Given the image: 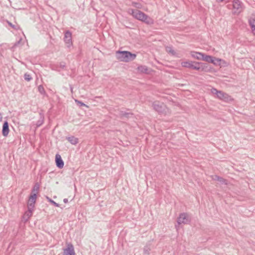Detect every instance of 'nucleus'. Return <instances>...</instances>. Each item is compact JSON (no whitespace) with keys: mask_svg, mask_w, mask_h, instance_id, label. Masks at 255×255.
I'll return each mask as SVG.
<instances>
[{"mask_svg":"<svg viewBox=\"0 0 255 255\" xmlns=\"http://www.w3.org/2000/svg\"><path fill=\"white\" fill-rule=\"evenodd\" d=\"M128 13L131 14L135 18L142 21L148 24L153 23V20L147 15L138 9H129Z\"/></svg>","mask_w":255,"mask_h":255,"instance_id":"obj_1","label":"nucleus"},{"mask_svg":"<svg viewBox=\"0 0 255 255\" xmlns=\"http://www.w3.org/2000/svg\"><path fill=\"white\" fill-rule=\"evenodd\" d=\"M116 56L117 59L121 61L128 62L135 59L136 55L135 54L131 53L129 51H119L116 53Z\"/></svg>","mask_w":255,"mask_h":255,"instance_id":"obj_2","label":"nucleus"},{"mask_svg":"<svg viewBox=\"0 0 255 255\" xmlns=\"http://www.w3.org/2000/svg\"><path fill=\"white\" fill-rule=\"evenodd\" d=\"M211 92L213 95H216L217 98L225 102H229L233 100L232 97L228 94L222 91H218L215 88H212L211 90Z\"/></svg>","mask_w":255,"mask_h":255,"instance_id":"obj_3","label":"nucleus"},{"mask_svg":"<svg viewBox=\"0 0 255 255\" xmlns=\"http://www.w3.org/2000/svg\"><path fill=\"white\" fill-rule=\"evenodd\" d=\"M152 106L156 112L161 115H166L168 111L166 106L163 103L159 101L153 102Z\"/></svg>","mask_w":255,"mask_h":255,"instance_id":"obj_4","label":"nucleus"},{"mask_svg":"<svg viewBox=\"0 0 255 255\" xmlns=\"http://www.w3.org/2000/svg\"><path fill=\"white\" fill-rule=\"evenodd\" d=\"M233 12L235 14H239L243 10L242 2L239 0H234L233 1Z\"/></svg>","mask_w":255,"mask_h":255,"instance_id":"obj_5","label":"nucleus"},{"mask_svg":"<svg viewBox=\"0 0 255 255\" xmlns=\"http://www.w3.org/2000/svg\"><path fill=\"white\" fill-rule=\"evenodd\" d=\"M190 220L189 216L187 213H183L179 215V217L177 219L178 226L175 225V227L178 230V227L182 224H187L190 222Z\"/></svg>","mask_w":255,"mask_h":255,"instance_id":"obj_6","label":"nucleus"},{"mask_svg":"<svg viewBox=\"0 0 255 255\" xmlns=\"http://www.w3.org/2000/svg\"><path fill=\"white\" fill-rule=\"evenodd\" d=\"M197 70L209 72L211 71L212 68L207 63L197 62Z\"/></svg>","mask_w":255,"mask_h":255,"instance_id":"obj_7","label":"nucleus"},{"mask_svg":"<svg viewBox=\"0 0 255 255\" xmlns=\"http://www.w3.org/2000/svg\"><path fill=\"white\" fill-rule=\"evenodd\" d=\"M197 63L196 61H184L181 63V65L183 67L197 70Z\"/></svg>","mask_w":255,"mask_h":255,"instance_id":"obj_8","label":"nucleus"},{"mask_svg":"<svg viewBox=\"0 0 255 255\" xmlns=\"http://www.w3.org/2000/svg\"><path fill=\"white\" fill-rule=\"evenodd\" d=\"M64 40L68 47H69L72 45V33L70 31L67 30L65 32Z\"/></svg>","mask_w":255,"mask_h":255,"instance_id":"obj_9","label":"nucleus"},{"mask_svg":"<svg viewBox=\"0 0 255 255\" xmlns=\"http://www.w3.org/2000/svg\"><path fill=\"white\" fill-rule=\"evenodd\" d=\"M36 194L34 193L31 194L29 198L28 202L27 203V208L29 209H33L34 207V204L36 202Z\"/></svg>","mask_w":255,"mask_h":255,"instance_id":"obj_10","label":"nucleus"},{"mask_svg":"<svg viewBox=\"0 0 255 255\" xmlns=\"http://www.w3.org/2000/svg\"><path fill=\"white\" fill-rule=\"evenodd\" d=\"M63 255H75L74 247L71 244H68L67 248L64 249Z\"/></svg>","mask_w":255,"mask_h":255,"instance_id":"obj_11","label":"nucleus"},{"mask_svg":"<svg viewBox=\"0 0 255 255\" xmlns=\"http://www.w3.org/2000/svg\"><path fill=\"white\" fill-rule=\"evenodd\" d=\"M55 161L56 166L59 168H62L64 166V162L62 160L61 156L59 154H57L55 156Z\"/></svg>","mask_w":255,"mask_h":255,"instance_id":"obj_12","label":"nucleus"},{"mask_svg":"<svg viewBox=\"0 0 255 255\" xmlns=\"http://www.w3.org/2000/svg\"><path fill=\"white\" fill-rule=\"evenodd\" d=\"M8 124L7 121L4 122L2 126V133L4 136H7L9 133Z\"/></svg>","mask_w":255,"mask_h":255,"instance_id":"obj_13","label":"nucleus"},{"mask_svg":"<svg viewBox=\"0 0 255 255\" xmlns=\"http://www.w3.org/2000/svg\"><path fill=\"white\" fill-rule=\"evenodd\" d=\"M190 54L193 58L199 60H202V58H203V53L201 52L191 51Z\"/></svg>","mask_w":255,"mask_h":255,"instance_id":"obj_14","label":"nucleus"},{"mask_svg":"<svg viewBox=\"0 0 255 255\" xmlns=\"http://www.w3.org/2000/svg\"><path fill=\"white\" fill-rule=\"evenodd\" d=\"M33 209L28 208V210L26 211L23 216V219L25 221H27L32 215V211Z\"/></svg>","mask_w":255,"mask_h":255,"instance_id":"obj_15","label":"nucleus"},{"mask_svg":"<svg viewBox=\"0 0 255 255\" xmlns=\"http://www.w3.org/2000/svg\"><path fill=\"white\" fill-rule=\"evenodd\" d=\"M213 179L214 180L218 181L222 184H227V181L226 179L223 178L222 177H219L217 175H215L214 176H213Z\"/></svg>","mask_w":255,"mask_h":255,"instance_id":"obj_16","label":"nucleus"},{"mask_svg":"<svg viewBox=\"0 0 255 255\" xmlns=\"http://www.w3.org/2000/svg\"><path fill=\"white\" fill-rule=\"evenodd\" d=\"M66 138L72 144L75 145L78 142V139L74 136H71Z\"/></svg>","mask_w":255,"mask_h":255,"instance_id":"obj_17","label":"nucleus"},{"mask_svg":"<svg viewBox=\"0 0 255 255\" xmlns=\"http://www.w3.org/2000/svg\"><path fill=\"white\" fill-rule=\"evenodd\" d=\"M203 58L202 60L205 61L206 62L211 63L213 62V56L210 55H207L204 53H203V56H202Z\"/></svg>","mask_w":255,"mask_h":255,"instance_id":"obj_18","label":"nucleus"},{"mask_svg":"<svg viewBox=\"0 0 255 255\" xmlns=\"http://www.w3.org/2000/svg\"><path fill=\"white\" fill-rule=\"evenodd\" d=\"M249 24L254 34H255V19L251 18L249 19Z\"/></svg>","mask_w":255,"mask_h":255,"instance_id":"obj_19","label":"nucleus"},{"mask_svg":"<svg viewBox=\"0 0 255 255\" xmlns=\"http://www.w3.org/2000/svg\"><path fill=\"white\" fill-rule=\"evenodd\" d=\"M137 70L139 72L143 73H147L148 69L145 66H139L137 67Z\"/></svg>","mask_w":255,"mask_h":255,"instance_id":"obj_20","label":"nucleus"},{"mask_svg":"<svg viewBox=\"0 0 255 255\" xmlns=\"http://www.w3.org/2000/svg\"><path fill=\"white\" fill-rule=\"evenodd\" d=\"M166 51L168 53L172 55H175L176 52L172 49L171 47L167 46L166 47Z\"/></svg>","mask_w":255,"mask_h":255,"instance_id":"obj_21","label":"nucleus"},{"mask_svg":"<svg viewBox=\"0 0 255 255\" xmlns=\"http://www.w3.org/2000/svg\"><path fill=\"white\" fill-rule=\"evenodd\" d=\"M220 61H221V59L213 57V62H211V63L213 64L215 66H219L220 64H219Z\"/></svg>","mask_w":255,"mask_h":255,"instance_id":"obj_22","label":"nucleus"},{"mask_svg":"<svg viewBox=\"0 0 255 255\" xmlns=\"http://www.w3.org/2000/svg\"><path fill=\"white\" fill-rule=\"evenodd\" d=\"M150 248L148 246H145L143 249V255H149L150 251Z\"/></svg>","mask_w":255,"mask_h":255,"instance_id":"obj_23","label":"nucleus"},{"mask_svg":"<svg viewBox=\"0 0 255 255\" xmlns=\"http://www.w3.org/2000/svg\"><path fill=\"white\" fill-rule=\"evenodd\" d=\"M38 90L40 94H41L42 95H45V90L44 89V87L42 85H39L38 86Z\"/></svg>","mask_w":255,"mask_h":255,"instance_id":"obj_24","label":"nucleus"},{"mask_svg":"<svg viewBox=\"0 0 255 255\" xmlns=\"http://www.w3.org/2000/svg\"><path fill=\"white\" fill-rule=\"evenodd\" d=\"M24 78L27 81H30L32 79L31 75L27 73L24 74Z\"/></svg>","mask_w":255,"mask_h":255,"instance_id":"obj_25","label":"nucleus"},{"mask_svg":"<svg viewBox=\"0 0 255 255\" xmlns=\"http://www.w3.org/2000/svg\"><path fill=\"white\" fill-rule=\"evenodd\" d=\"M21 39L20 38L18 41H17V42H16L14 45L12 46V47H11V49L14 50V49L17 47V46H19L20 45V43H21Z\"/></svg>","mask_w":255,"mask_h":255,"instance_id":"obj_26","label":"nucleus"},{"mask_svg":"<svg viewBox=\"0 0 255 255\" xmlns=\"http://www.w3.org/2000/svg\"><path fill=\"white\" fill-rule=\"evenodd\" d=\"M39 189V185L38 183H36L33 187L32 192H37Z\"/></svg>","mask_w":255,"mask_h":255,"instance_id":"obj_27","label":"nucleus"},{"mask_svg":"<svg viewBox=\"0 0 255 255\" xmlns=\"http://www.w3.org/2000/svg\"><path fill=\"white\" fill-rule=\"evenodd\" d=\"M47 199L48 200V201L52 203L53 205H54L56 207H59V204L56 203L55 201L49 198V197H47Z\"/></svg>","mask_w":255,"mask_h":255,"instance_id":"obj_28","label":"nucleus"},{"mask_svg":"<svg viewBox=\"0 0 255 255\" xmlns=\"http://www.w3.org/2000/svg\"><path fill=\"white\" fill-rule=\"evenodd\" d=\"M219 64H220L219 66H220L221 67V66H226L227 65V62L222 59H221V61H220Z\"/></svg>","mask_w":255,"mask_h":255,"instance_id":"obj_29","label":"nucleus"},{"mask_svg":"<svg viewBox=\"0 0 255 255\" xmlns=\"http://www.w3.org/2000/svg\"><path fill=\"white\" fill-rule=\"evenodd\" d=\"M75 102L76 103H77V104L79 106H87L84 103H82V102L81 101H79L77 100H75Z\"/></svg>","mask_w":255,"mask_h":255,"instance_id":"obj_30","label":"nucleus"},{"mask_svg":"<svg viewBox=\"0 0 255 255\" xmlns=\"http://www.w3.org/2000/svg\"><path fill=\"white\" fill-rule=\"evenodd\" d=\"M129 115H130V113H122L121 114V115L124 117H128Z\"/></svg>","mask_w":255,"mask_h":255,"instance_id":"obj_31","label":"nucleus"},{"mask_svg":"<svg viewBox=\"0 0 255 255\" xmlns=\"http://www.w3.org/2000/svg\"><path fill=\"white\" fill-rule=\"evenodd\" d=\"M139 3H134V6L137 7V8H139Z\"/></svg>","mask_w":255,"mask_h":255,"instance_id":"obj_32","label":"nucleus"},{"mask_svg":"<svg viewBox=\"0 0 255 255\" xmlns=\"http://www.w3.org/2000/svg\"><path fill=\"white\" fill-rule=\"evenodd\" d=\"M63 202H64L65 203H68V199L65 198V199L63 200Z\"/></svg>","mask_w":255,"mask_h":255,"instance_id":"obj_33","label":"nucleus"},{"mask_svg":"<svg viewBox=\"0 0 255 255\" xmlns=\"http://www.w3.org/2000/svg\"><path fill=\"white\" fill-rule=\"evenodd\" d=\"M60 67L63 68L65 67V64L64 63H61Z\"/></svg>","mask_w":255,"mask_h":255,"instance_id":"obj_34","label":"nucleus"},{"mask_svg":"<svg viewBox=\"0 0 255 255\" xmlns=\"http://www.w3.org/2000/svg\"><path fill=\"white\" fill-rule=\"evenodd\" d=\"M2 118V117L1 114L0 113V122L1 121Z\"/></svg>","mask_w":255,"mask_h":255,"instance_id":"obj_35","label":"nucleus"},{"mask_svg":"<svg viewBox=\"0 0 255 255\" xmlns=\"http://www.w3.org/2000/svg\"><path fill=\"white\" fill-rule=\"evenodd\" d=\"M218 2H222L223 1V0H216Z\"/></svg>","mask_w":255,"mask_h":255,"instance_id":"obj_36","label":"nucleus"}]
</instances>
